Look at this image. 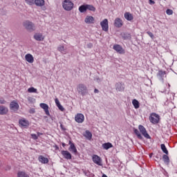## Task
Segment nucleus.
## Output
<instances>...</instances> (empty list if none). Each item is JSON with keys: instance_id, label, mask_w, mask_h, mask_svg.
I'll list each match as a JSON object with an SVG mask.
<instances>
[{"instance_id": "obj_22", "label": "nucleus", "mask_w": 177, "mask_h": 177, "mask_svg": "<svg viewBox=\"0 0 177 177\" xmlns=\"http://www.w3.org/2000/svg\"><path fill=\"white\" fill-rule=\"evenodd\" d=\"M124 19H126V20H128V21H131V20H133V16L130 12H125Z\"/></svg>"}, {"instance_id": "obj_45", "label": "nucleus", "mask_w": 177, "mask_h": 177, "mask_svg": "<svg viewBox=\"0 0 177 177\" xmlns=\"http://www.w3.org/2000/svg\"><path fill=\"white\" fill-rule=\"evenodd\" d=\"M93 46V44H92V43H88V44H87V48H92Z\"/></svg>"}, {"instance_id": "obj_4", "label": "nucleus", "mask_w": 177, "mask_h": 177, "mask_svg": "<svg viewBox=\"0 0 177 177\" xmlns=\"http://www.w3.org/2000/svg\"><path fill=\"white\" fill-rule=\"evenodd\" d=\"M149 121L151 124H158V122H160V115L156 113H151L149 116Z\"/></svg>"}, {"instance_id": "obj_44", "label": "nucleus", "mask_w": 177, "mask_h": 177, "mask_svg": "<svg viewBox=\"0 0 177 177\" xmlns=\"http://www.w3.org/2000/svg\"><path fill=\"white\" fill-rule=\"evenodd\" d=\"M55 104H57V106L60 105V102L59 101V99L57 98L55 99Z\"/></svg>"}, {"instance_id": "obj_14", "label": "nucleus", "mask_w": 177, "mask_h": 177, "mask_svg": "<svg viewBox=\"0 0 177 177\" xmlns=\"http://www.w3.org/2000/svg\"><path fill=\"white\" fill-rule=\"evenodd\" d=\"M115 89L118 92H122L124 89H125V87H124V83L122 82H118L115 84Z\"/></svg>"}, {"instance_id": "obj_6", "label": "nucleus", "mask_w": 177, "mask_h": 177, "mask_svg": "<svg viewBox=\"0 0 177 177\" xmlns=\"http://www.w3.org/2000/svg\"><path fill=\"white\" fill-rule=\"evenodd\" d=\"M138 129H139L140 133H142V135L144 136V137H145L146 139H151V137H150V135H149V133H147V131H146V128H145V127H143V125L140 124L138 126Z\"/></svg>"}, {"instance_id": "obj_28", "label": "nucleus", "mask_w": 177, "mask_h": 177, "mask_svg": "<svg viewBox=\"0 0 177 177\" xmlns=\"http://www.w3.org/2000/svg\"><path fill=\"white\" fill-rule=\"evenodd\" d=\"M35 4L36 6H44L45 5L44 0H35Z\"/></svg>"}, {"instance_id": "obj_35", "label": "nucleus", "mask_w": 177, "mask_h": 177, "mask_svg": "<svg viewBox=\"0 0 177 177\" xmlns=\"http://www.w3.org/2000/svg\"><path fill=\"white\" fill-rule=\"evenodd\" d=\"M28 92H29V93H37V88L30 87L28 89Z\"/></svg>"}, {"instance_id": "obj_15", "label": "nucleus", "mask_w": 177, "mask_h": 177, "mask_svg": "<svg viewBox=\"0 0 177 177\" xmlns=\"http://www.w3.org/2000/svg\"><path fill=\"white\" fill-rule=\"evenodd\" d=\"M61 154H62L64 158H66V160H71L72 156L68 151H62Z\"/></svg>"}, {"instance_id": "obj_12", "label": "nucleus", "mask_w": 177, "mask_h": 177, "mask_svg": "<svg viewBox=\"0 0 177 177\" xmlns=\"http://www.w3.org/2000/svg\"><path fill=\"white\" fill-rule=\"evenodd\" d=\"M8 113H9L8 107L3 105L0 106V115H6Z\"/></svg>"}, {"instance_id": "obj_11", "label": "nucleus", "mask_w": 177, "mask_h": 177, "mask_svg": "<svg viewBox=\"0 0 177 177\" xmlns=\"http://www.w3.org/2000/svg\"><path fill=\"white\" fill-rule=\"evenodd\" d=\"M93 161L95 164H97V165L102 166V158L97 155H94L93 156Z\"/></svg>"}, {"instance_id": "obj_25", "label": "nucleus", "mask_w": 177, "mask_h": 177, "mask_svg": "<svg viewBox=\"0 0 177 177\" xmlns=\"http://www.w3.org/2000/svg\"><path fill=\"white\" fill-rule=\"evenodd\" d=\"M102 147L104 150H109V149L113 147V144H111V142H106L102 145Z\"/></svg>"}, {"instance_id": "obj_56", "label": "nucleus", "mask_w": 177, "mask_h": 177, "mask_svg": "<svg viewBox=\"0 0 177 177\" xmlns=\"http://www.w3.org/2000/svg\"><path fill=\"white\" fill-rule=\"evenodd\" d=\"M150 158H151V154L149 156Z\"/></svg>"}, {"instance_id": "obj_54", "label": "nucleus", "mask_w": 177, "mask_h": 177, "mask_svg": "<svg viewBox=\"0 0 177 177\" xmlns=\"http://www.w3.org/2000/svg\"><path fill=\"white\" fill-rule=\"evenodd\" d=\"M62 146H63V147H64V146H66V144L65 143H62Z\"/></svg>"}, {"instance_id": "obj_36", "label": "nucleus", "mask_w": 177, "mask_h": 177, "mask_svg": "<svg viewBox=\"0 0 177 177\" xmlns=\"http://www.w3.org/2000/svg\"><path fill=\"white\" fill-rule=\"evenodd\" d=\"M35 0H25L26 3L30 5V6L34 5Z\"/></svg>"}, {"instance_id": "obj_5", "label": "nucleus", "mask_w": 177, "mask_h": 177, "mask_svg": "<svg viewBox=\"0 0 177 177\" xmlns=\"http://www.w3.org/2000/svg\"><path fill=\"white\" fill-rule=\"evenodd\" d=\"M19 109H20V106L17 101L13 100L10 103V109L14 111V113L19 111Z\"/></svg>"}, {"instance_id": "obj_7", "label": "nucleus", "mask_w": 177, "mask_h": 177, "mask_svg": "<svg viewBox=\"0 0 177 177\" xmlns=\"http://www.w3.org/2000/svg\"><path fill=\"white\" fill-rule=\"evenodd\" d=\"M113 49L115 50L120 55L125 54V50L120 44H115L113 47Z\"/></svg>"}, {"instance_id": "obj_29", "label": "nucleus", "mask_w": 177, "mask_h": 177, "mask_svg": "<svg viewBox=\"0 0 177 177\" xmlns=\"http://www.w3.org/2000/svg\"><path fill=\"white\" fill-rule=\"evenodd\" d=\"M68 150H70V151H73L74 154H77V148L75 147V145L74 144H71V145H70Z\"/></svg>"}, {"instance_id": "obj_46", "label": "nucleus", "mask_w": 177, "mask_h": 177, "mask_svg": "<svg viewBox=\"0 0 177 177\" xmlns=\"http://www.w3.org/2000/svg\"><path fill=\"white\" fill-rule=\"evenodd\" d=\"M156 158H157L158 160H161L162 159L161 155L157 154L156 156Z\"/></svg>"}, {"instance_id": "obj_26", "label": "nucleus", "mask_w": 177, "mask_h": 177, "mask_svg": "<svg viewBox=\"0 0 177 177\" xmlns=\"http://www.w3.org/2000/svg\"><path fill=\"white\" fill-rule=\"evenodd\" d=\"M84 137L87 138L88 140H91L92 139V133L91 131L86 130L85 133L84 134Z\"/></svg>"}, {"instance_id": "obj_30", "label": "nucleus", "mask_w": 177, "mask_h": 177, "mask_svg": "<svg viewBox=\"0 0 177 177\" xmlns=\"http://www.w3.org/2000/svg\"><path fill=\"white\" fill-rule=\"evenodd\" d=\"M17 176L18 177H30V176L28 174H27V173H26L25 171H18L17 173Z\"/></svg>"}, {"instance_id": "obj_17", "label": "nucleus", "mask_w": 177, "mask_h": 177, "mask_svg": "<svg viewBox=\"0 0 177 177\" xmlns=\"http://www.w3.org/2000/svg\"><path fill=\"white\" fill-rule=\"evenodd\" d=\"M114 26L118 28L122 27V20L120 18H116L114 21Z\"/></svg>"}, {"instance_id": "obj_3", "label": "nucleus", "mask_w": 177, "mask_h": 177, "mask_svg": "<svg viewBox=\"0 0 177 177\" xmlns=\"http://www.w3.org/2000/svg\"><path fill=\"white\" fill-rule=\"evenodd\" d=\"M77 92L80 95H82V96H85V95H87L88 93V88L85 84H80L77 86Z\"/></svg>"}, {"instance_id": "obj_43", "label": "nucleus", "mask_w": 177, "mask_h": 177, "mask_svg": "<svg viewBox=\"0 0 177 177\" xmlns=\"http://www.w3.org/2000/svg\"><path fill=\"white\" fill-rule=\"evenodd\" d=\"M30 114H34L35 113V109L32 108L29 110Z\"/></svg>"}, {"instance_id": "obj_10", "label": "nucleus", "mask_w": 177, "mask_h": 177, "mask_svg": "<svg viewBox=\"0 0 177 177\" xmlns=\"http://www.w3.org/2000/svg\"><path fill=\"white\" fill-rule=\"evenodd\" d=\"M19 124L22 128L27 129L30 127V122L24 118L19 120Z\"/></svg>"}, {"instance_id": "obj_52", "label": "nucleus", "mask_w": 177, "mask_h": 177, "mask_svg": "<svg viewBox=\"0 0 177 177\" xmlns=\"http://www.w3.org/2000/svg\"><path fill=\"white\" fill-rule=\"evenodd\" d=\"M60 127H61L62 129H63L64 131L65 130V129L63 128V124H61Z\"/></svg>"}, {"instance_id": "obj_31", "label": "nucleus", "mask_w": 177, "mask_h": 177, "mask_svg": "<svg viewBox=\"0 0 177 177\" xmlns=\"http://www.w3.org/2000/svg\"><path fill=\"white\" fill-rule=\"evenodd\" d=\"M160 149L162 151L165 153L167 156H168V149H167V147H165V144H161L160 145Z\"/></svg>"}, {"instance_id": "obj_16", "label": "nucleus", "mask_w": 177, "mask_h": 177, "mask_svg": "<svg viewBox=\"0 0 177 177\" xmlns=\"http://www.w3.org/2000/svg\"><path fill=\"white\" fill-rule=\"evenodd\" d=\"M93 21H95V18L92 16H86L84 19V22L86 24H93Z\"/></svg>"}, {"instance_id": "obj_38", "label": "nucleus", "mask_w": 177, "mask_h": 177, "mask_svg": "<svg viewBox=\"0 0 177 177\" xmlns=\"http://www.w3.org/2000/svg\"><path fill=\"white\" fill-rule=\"evenodd\" d=\"M166 13H167V15H169V16H171V15L174 14V11L171 9H167L166 10Z\"/></svg>"}, {"instance_id": "obj_37", "label": "nucleus", "mask_w": 177, "mask_h": 177, "mask_svg": "<svg viewBox=\"0 0 177 177\" xmlns=\"http://www.w3.org/2000/svg\"><path fill=\"white\" fill-rule=\"evenodd\" d=\"M57 50L59 52H61V53H64V46H59Z\"/></svg>"}, {"instance_id": "obj_33", "label": "nucleus", "mask_w": 177, "mask_h": 177, "mask_svg": "<svg viewBox=\"0 0 177 177\" xmlns=\"http://www.w3.org/2000/svg\"><path fill=\"white\" fill-rule=\"evenodd\" d=\"M132 104L133 106H134L135 109H139L140 107L139 101H138L137 100H133Z\"/></svg>"}, {"instance_id": "obj_34", "label": "nucleus", "mask_w": 177, "mask_h": 177, "mask_svg": "<svg viewBox=\"0 0 177 177\" xmlns=\"http://www.w3.org/2000/svg\"><path fill=\"white\" fill-rule=\"evenodd\" d=\"M86 5H87V10H91V12H96V8H95V6L89 4H86Z\"/></svg>"}, {"instance_id": "obj_19", "label": "nucleus", "mask_w": 177, "mask_h": 177, "mask_svg": "<svg viewBox=\"0 0 177 177\" xmlns=\"http://www.w3.org/2000/svg\"><path fill=\"white\" fill-rule=\"evenodd\" d=\"M166 73L165 71H159L158 73H157V77L158 80L160 81H164V75H165Z\"/></svg>"}, {"instance_id": "obj_18", "label": "nucleus", "mask_w": 177, "mask_h": 177, "mask_svg": "<svg viewBox=\"0 0 177 177\" xmlns=\"http://www.w3.org/2000/svg\"><path fill=\"white\" fill-rule=\"evenodd\" d=\"M25 59L28 63H34V57L31 54H26L25 55Z\"/></svg>"}, {"instance_id": "obj_42", "label": "nucleus", "mask_w": 177, "mask_h": 177, "mask_svg": "<svg viewBox=\"0 0 177 177\" xmlns=\"http://www.w3.org/2000/svg\"><path fill=\"white\" fill-rule=\"evenodd\" d=\"M147 34H148V35H149L152 39L154 38V35H153V32L148 31L147 32Z\"/></svg>"}, {"instance_id": "obj_39", "label": "nucleus", "mask_w": 177, "mask_h": 177, "mask_svg": "<svg viewBox=\"0 0 177 177\" xmlns=\"http://www.w3.org/2000/svg\"><path fill=\"white\" fill-rule=\"evenodd\" d=\"M6 100L3 98H0V104H6Z\"/></svg>"}, {"instance_id": "obj_51", "label": "nucleus", "mask_w": 177, "mask_h": 177, "mask_svg": "<svg viewBox=\"0 0 177 177\" xmlns=\"http://www.w3.org/2000/svg\"><path fill=\"white\" fill-rule=\"evenodd\" d=\"M42 135V133L37 132V136H41Z\"/></svg>"}, {"instance_id": "obj_27", "label": "nucleus", "mask_w": 177, "mask_h": 177, "mask_svg": "<svg viewBox=\"0 0 177 177\" xmlns=\"http://www.w3.org/2000/svg\"><path fill=\"white\" fill-rule=\"evenodd\" d=\"M86 10H88L86 4L82 5L79 7V12H80V13H84Z\"/></svg>"}, {"instance_id": "obj_13", "label": "nucleus", "mask_w": 177, "mask_h": 177, "mask_svg": "<svg viewBox=\"0 0 177 177\" xmlns=\"http://www.w3.org/2000/svg\"><path fill=\"white\" fill-rule=\"evenodd\" d=\"M40 107L41 109H43V110H44L46 115H50V113H49V106H48V104L45 103H41Z\"/></svg>"}, {"instance_id": "obj_20", "label": "nucleus", "mask_w": 177, "mask_h": 177, "mask_svg": "<svg viewBox=\"0 0 177 177\" xmlns=\"http://www.w3.org/2000/svg\"><path fill=\"white\" fill-rule=\"evenodd\" d=\"M38 160L39 162H41V164H48V162H49V159L44 157L43 156H39Z\"/></svg>"}, {"instance_id": "obj_41", "label": "nucleus", "mask_w": 177, "mask_h": 177, "mask_svg": "<svg viewBox=\"0 0 177 177\" xmlns=\"http://www.w3.org/2000/svg\"><path fill=\"white\" fill-rule=\"evenodd\" d=\"M59 109V110H60L61 111H64V107H63V106H62V104H59V105L57 106Z\"/></svg>"}, {"instance_id": "obj_47", "label": "nucleus", "mask_w": 177, "mask_h": 177, "mask_svg": "<svg viewBox=\"0 0 177 177\" xmlns=\"http://www.w3.org/2000/svg\"><path fill=\"white\" fill-rule=\"evenodd\" d=\"M149 3H150V5H154V3H156V2L153 0H149Z\"/></svg>"}, {"instance_id": "obj_55", "label": "nucleus", "mask_w": 177, "mask_h": 177, "mask_svg": "<svg viewBox=\"0 0 177 177\" xmlns=\"http://www.w3.org/2000/svg\"><path fill=\"white\" fill-rule=\"evenodd\" d=\"M56 149H59V147L56 146Z\"/></svg>"}, {"instance_id": "obj_2", "label": "nucleus", "mask_w": 177, "mask_h": 177, "mask_svg": "<svg viewBox=\"0 0 177 177\" xmlns=\"http://www.w3.org/2000/svg\"><path fill=\"white\" fill-rule=\"evenodd\" d=\"M62 8L65 10L70 12V10H73V8H74V3L70 0H64L62 3Z\"/></svg>"}, {"instance_id": "obj_49", "label": "nucleus", "mask_w": 177, "mask_h": 177, "mask_svg": "<svg viewBox=\"0 0 177 177\" xmlns=\"http://www.w3.org/2000/svg\"><path fill=\"white\" fill-rule=\"evenodd\" d=\"M44 120H46V122H48V116H44Z\"/></svg>"}, {"instance_id": "obj_23", "label": "nucleus", "mask_w": 177, "mask_h": 177, "mask_svg": "<svg viewBox=\"0 0 177 177\" xmlns=\"http://www.w3.org/2000/svg\"><path fill=\"white\" fill-rule=\"evenodd\" d=\"M121 37L122 39H131L132 38L131 35L130 33L128 32H122L121 33Z\"/></svg>"}, {"instance_id": "obj_8", "label": "nucleus", "mask_w": 177, "mask_h": 177, "mask_svg": "<svg viewBox=\"0 0 177 177\" xmlns=\"http://www.w3.org/2000/svg\"><path fill=\"white\" fill-rule=\"evenodd\" d=\"M100 26L103 31H109V20L107 19H104L102 21H101Z\"/></svg>"}, {"instance_id": "obj_24", "label": "nucleus", "mask_w": 177, "mask_h": 177, "mask_svg": "<svg viewBox=\"0 0 177 177\" xmlns=\"http://www.w3.org/2000/svg\"><path fill=\"white\" fill-rule=\"evenodd\" d=\"M133 132L136 135L137 138L140 139V140H143V136L140 134V132L137 129H133Z\"/></svg>"}, {"instance_id": "obj_1", "label": "nucleus", "mask_w": 177, "mask_h": 177, "mask_svg": "<svg viewBox=\"0 0 177 177\" xmlns=\"http://www.w3.org/2000/svg\"><path fill=\"white\" fill-rule=\"evenodd\" d=\"M23 26L26 29V31H29L30 32H32V31H35L36 27L35 24L28 20L24 21L23 22Z\"/></svg>"}, {"instance_id": "obj_40", "label": "nucleus", "mask_w": 177, "mask_h": 177, "mask_svg": "<svg viewBox=\"0 0 177 177\" xmlns=\"http://www.w3.org/2000/svg\"><path fill=\"white\" fill-rule=\"evenodd\" d=\"M31 137H32V139H34V140H37V139H38V136H37V134H31Z\"/></svg>"}, {"instance_id": "obj_21", "label": "nucleus", "mask_w": 177, "mask_h": 177, "mask_svg": "<svg viewBox=\"0 0 177 177\" xmlns=\"http://www.w3.org/2000/svg\"><path fill=\"white\" fill-rule=\"evenodd\" d=\"M34 38L36 41H44L45 39L41 33H35L34 35Z\"/></svg>"}, {"instance_id": "obj_9", "label": "nucleus", "mask_w": 177, "mask_h": 177, "mask_svg": "<svg viewBox=\"0 0 177 177\" xmlns=\"http://www.w3.org/2000/svg\"><path fill=\"white\" fill-rule=\"evenodd\" d=\"M84 120H85V117L82 113H77L75 116V121H76V122H77L78 124H82Z\"/></svg>"}, {"instance_id": "obj_53", "label": "nucleus", "mask_w": 177, "mask_h": 177, "mask_svg": "<svg viewBox=\"0 0 177 177\" xmlns=\"http://www.w3.org/2000/svg\"><path fill=\"white\" fill-rule=\"evenodd\" d=\"M69 145H70V146H71V145H74V143L71 142V141L70 140L69 141Z\"/></svg>"}, {"instance_id": "obj_32", "label": "nucleus", "mask_w": 177, "mask_h": 177, "mask_svg": "<svg viewBox=\"0 0 177 177\" xmlns=\"http://www.w3.org/2000/svg\"><path fill=\"white\" fill-rule=\"evenodd\" d=\"M162 160L165 162V164H167L168 165V164H169V157L168 156V155L165 154L162 156Z\"/></svg>"}, {"instance_id": "obj_50", "label": "nucleus", "mask_w": 177, "mask_h": 177, "mask_svg": "<svg viewBox=\"0 0 177 177\" xmlns=\"http://www.w3.org/2000/svg\"><path fill=\"white\" fill-rule=\"evenodd\" d=\"M84 175H86V176H88L89 175L88 172L86 171H84Z\"/></svg>"}, {"instance_id": "obj_48", "label": "nucleus", "mask_w": 177, "mask_h": 177, "mask_svg": "<svg viewBox=\"0 0 177 177\" xmlns=\"http://www.w3.org/2000/svg\"><path fill=\"white\" fill-rule=\"evenodd\" d=\"M94 93H99V90H97V88H95Z\"/></svg>"}]
</instances>
